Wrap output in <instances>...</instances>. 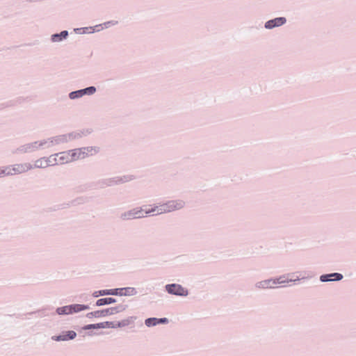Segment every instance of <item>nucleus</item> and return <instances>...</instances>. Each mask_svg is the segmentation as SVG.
Instances as JSON below:
<instances>
[{
  "label": "nucleus",
  "instance_id": "39448f33",
  "mask_svg": "<svg viewBox=\"0 0 356 356\" xmlns=\"http://www.w3.org/2000/svg\"><path fill=\"white\" fill-rule=\"evenodd\" d=\"M119 312V309L118 307H111L106 309H102L99 311H95L93 312H90L88 314V317H95V318H102L105 317L110 315H113Z\"/></svg>",
  "mask_w": 356,
  "mask_h": 356
},
{
  "label": "nucleus",
  "instance_id": "9d476101",
  "mask_svg": "<svg viewBox=\"0 0 356 356\" xmlns=\"http://www.w3.org/2000/svg\"><path fill=\"white\" fill-rule=\"evenodd\" d=\"M76 336V334L74 331H68L65 334H63L60 336L53 337L52 339L54 341H65L68 339H73Z\"/></svg>",
  "mask_w": 356,
  "mask_h": 356
},
{
  "label": "nucleus",
  "instance_id": "20e7f679",
  "mask_svg": "<svg viewBox=\"0 0 356 356\" xmlns=\"http://www.w3.org/2000/svg\"><path fill=\"white\" fill-rule=\"evenodd\" d=\"M286 282H288V280L284 276H282L277 279L261 281L257 284V287L260 289H271L275 287L278 284H284Z\"/></svg>",
  "mask_w": 356,
  "mask_h": 356
},
{
  "label": "nucleus",
  "instance_id": "412c9836",
  "mask_svg": "<svg viewBox=\"0 0 356 356\" xmlns=\"http://www.w3.org/2000/svg\"><path fill=\"white\" fill-rule=\"evenodd\" d=\"M158 320H159V323H165L168 321L166 318H158Z\"/></svg>",
  "mask_w": 356,
  "mask_h": 356
},
{
  "label": "nucleus",
  "instance_id": "4468645a",
  "mask_svg": "<svg viewBox=\"0 0 356 356\" xmlns=\"http://www.w3.org/2000/svg\"><path fill=\"white\" fill-rule=\"evenodd\" d=\"M57 313L59 315L70 314L72 313L71 305L59 307L57 309Z\"/></svg>",
  "mask_w": 356,
  "mask_h": 356
},
{
  "label": "nucleus",
  "instance_id": "2eb2a0df",
  "mask_svg": "<svg viewBox=\"0 0 356 356\" xmlns=\"http://www.w3.org/2000/svg\"><path fill=\"white\" fill-rule=\"evenodd\" d=\"M67 31H63L60 34H55L52 35V40L54 42H59L63 38H65L67 36Z\"/></svg>",
  "mask_w": 356,
  "mask_h": 356
},
{
  "label": "nucleus",
  "instance_id": "a211bd4d",
  "mask_svg": "<svg viewBox=\"0 0 356 356\" xmlns=\"http://www.w3.org/2000/svg\"><path fill=\"white\" fill-rule=\"evenodd\" d=\"M95 90H96L95 88L91 86V87H88L83 90H78V92H83L84 95L85 94H93L95 92Z\"/></svg>",
  "mask_w": 356,
  "mask_h": 356
},
{
  "label": "nucleus",
  "instance_id": "ddd939ff",
  "mask_svg": "<svg viewBox=\"0 0 356 356\" xmlns=\"http://www.w3.org/2000/svg\"><path fill=\"white\" fill-rule=\"evenodd\" d=\"M114 302H115V300L114 298H104L99 299L96 302V305L97 306H102L104 305H108V304H111V303H114Z\"/></svg>",
  "mask_w": 356,
  "mask_h": 356
},
{
  "label": "nucleus",
  "instance_id": "423d86ee",
  "mask_svg": "<svg viewBox=\"0 0 356 356\" xmlns=\"http://www.w3.org/2000/svg\"><path fill=\"white\" fill-rule=\"evenodd\" d=\"M166 290L169 293L177 296H186L188 295L187 289H184L179 284H168L166 286Z\"/></svg>",
  "mask_w": 356,
  "mask_h": 356
},
{
  "label": "nucleus",
  "instance_id": "f257e3e1",
  "mask_svg": "<svg viewBox=\"0 0 356 356\" xmlns=\"http://www.w3.org/2000/svg\"><path fill=\"white\" fill-rule=\"evenodd\" d=\"M184 205V202L181 200H171L160 205L152 207L151 208L146 207L145 209H133L124 214V217L127 219L140 218L145 217V214L147 215L152 213L159 215L180 209Z\"/></svg>",
  "mask_w": 356,
  "mask_h": 356
},
{
  "label": "nucleus",
  "instance_id": "6ab92c4d",
  "mask_svg": "<svg viewBox=\"0 0 356 356\" xmlns=\"http://www.w3.org/2000/svg\"><path fill=\"white\" fill-rule=\"evenodd\" d=\"M83 95H84L83 92H78V90H77V91L72 92L70 94V97L71 99H75V98L80 97L83 96Z\"/></svg>",
  "mask_w": 356,
  "mask_h": 356
},
{
  "label": "nucleus",
  "instance_id": "dca6fc26",
  "mask_svg": "<svg viewBox=\"0 0 356 356\" xmlns=\"http://www.w3.org/2000/svg\"><path fill=\"white\" fill-rule=\"evenodd\" d=\"M71 309H72V313H74V312H80L82 310L88 309V307L86 305L77 304V305H71Z\"/></svg>",
  "mask_w": 356,
  "mask_h": 356
},
{
  "label": "nucleus",
  "instance_id": "9b49d317",
  "mask_svg": "<svg viewBox=\"0 0 356 356\" xmlns=\"http://www.w3.org/2000/svg\"><path fill=\"white\" fill-rule=\"evenodd\" d=\"M31 168V165L28 163L17 164L15 165L14 170H16L18 173L24 172Z\"/></svg>",
  "mask_w": 356,
  "mask_h": 356
},
{
  "label": "nucleus",
  "instance_id": "f3484780",
  "mask_svg": "<svg viewBox=\"0 0 356 356\" xmlns=\"http://www.w3.org/2000/svg\"><path fill=\"white\" fill-rule=\"evenodd\" d=\"M159 324V320L156 318H149L145 320V325L148 327L154 326Z\"/></svg>",
  "mask_w": 356,
  "mask_h": 356
},
{
  "label": "nucleus",
  "instance_id": "7ed1b4c3",
  "mask_svg": "<svg viewBox=\"0 0 356 356\" xmlns=\"http://www.w3.org/2000/svg\"><path fill=\"white\" fill-rule=\"evenodd\" d=\"M49 161L51 163H54V165L64 164L72 162L69 151L51 155L49 157Z\"/></svg>",
  "mask_w": 356,
  "mask_h": 356
},
{
  "label": "nucleus",
  "instance_id": "f03ea898",
  "mask_svg": "<svg viewBox=\"0 0 356 356\" xmlns=\"http://www.w3.org/2000/svg\"><path fill=\"white\" fill-rule=\"evenodd\" d=\"M95 152L92 147H83L69 151L72 162L79 159H83L88 155H92Z\"/></svg>",
  "mask_w": 356,
  "mask_h": 356
},
{
  "label": "nucleus",
  "instance_id": "0eeeda50",
  "mask_svg": "<svg viewBox=\"0 0 356 356\" xmlns=\"http://www.w3.org/2000/svg\"><path fill=\"white\" fill-rule=\"evenodd\" d=\"M115 325L113 322L106 321L97 324H90L87 325L84 327L85 330H90V329H99V328H107V327H114Z\"/></svg>",
  "mask_w": 356,
  "mask_h": 356
},
{
  "label": "nucleus",
  "instance_id": "f8f14e48",
  "mask_svg": "<svg viewBox=\"0 0 356 356\" xmlns=\"http://www.w3.org/2000/svg\"><path fill=\"white\" fill-rule=\"evenodd\" d=\"M49 165H54V163H51L49 161V158L47 159H40L35 161V166L36 167H40V168H45Z\"/></svg>",
  "mask_w": 356,
  "mask_h": 356
},
{
  "label": "nucleus",
  "instance_id": "6e6552de",
  "mask_svg": "<svg viewBox=\"0 0 356 356\" xmlns=\"http://www.w3.org/2000/svg\"><path fill=\"white\" fill-rule=\"evenodd\" d=\"M285 22L286 19L284 17H277L274 19L268 21L265 24V27L266 29H273L276 26H280L284 24Z\"/></svg>",
  "mask_w": 356,
  "mask_h": 356
},
{
  "label": "nucleus",
  "instance_id": "4be33fe9",
  "mask_svg": "<svg viewBox=\"0 0 356 356\" xmlns=\"http://www.w3.org/2000/svg\"><path fill=\"white\" fill-rule=\"evenodd\" d=\"M94 296H95V297H97V296H99V294H97V293L96 292V293H94Z\"/></svg>",
  "mask_w": 356,
  "mask_h": 356
},
{
  "label": "nucleus",
  "instance_id": "1a4fd4ad",
  "mask_svg": "<svg viewBox=\"0 0 356 356\" xmlns=\"http://www.w3.org/2000/svg\"><path fill=\"white\" fill-rule=\"evenodd\" d=\"M343 278V275L340 273H334L328 275H321L320 280L321 282H328V281H338L341 280Z\"/></svg>",
  "mask_w": 356,
  "mask_h": 356
},
{
  "label": "nucleus",
  "instance_id": "aec40b11",
  "mask_svg": "<svg viewBox=\"0 0 356 356\" xmlns=\"http://www.w3.org/2000/svg\"><path fill=\"white\" fill-rule=\"evenodd\" d=\"M99 294L101 296H104L108 294H115V293L112 290H102L99 292Z\"/></svg>",
  "mask_w": 356,
  "mask_h": 356
}]
</instances>
